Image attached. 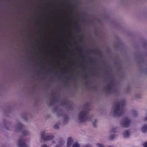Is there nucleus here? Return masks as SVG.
I'll use <instances>...</instances> for the list:
<instances>
[{
    "label": "nucleus",
    "instance_id": "nucleus-1",
    "mask_svg": "<svg viewBox=\"0 0 147 147\" xmlns=\"http://www.w3.org/2000/svg\"><path fill=\"white\" fill-rule=\"evenodd\" d=\"M86 113L84 112H82L79 115V119L80 121H84L86 120Z\"/></svg>",
    "mask_w": 147,
    "mask_h": 147
},
{
    "label": "nucleus",
    "instance_id": "nucleus-2",
    "mask_svg": "<svg viewBox=\"0 0 147 147\" xmlns=\"http://www.w3.org/2000/svg\"><path fill=\"white\" fill-rule=\"evenodd\" d=\"M73 141V140L71 138L69 137L67 139V147H70Z\"/></svg>",
    "mask_w": 147,
    "mask_h": 147
},
{
    "label": "nucleus",
    "instance_id": "nucleus-3",
    "mask_svg": "<svg viewBox=\"0 0 147 147\" xmlns=\"http://www.w3.org/2000/svg\"><path fill=\"white\" fill-rule=\"evenodd\" d=\"M54 137L52 135H50L48 136V138L47 139H46V140L47 141V140H52Z\"/></svg>",
    "mask_w": 147,
    "mask_h": 147
},
{
    "label": "nucleus",
    "instance_id": "nucleus-4",
    "mask_svg": "<svg viewBox=\"0 0 147 147\" xmlns=\"http://www.w3.org/2000/svg\"><path fill=\"white\" fill-rule=\"evenodd\" d=\"M129 135V132L128 131H125L124 134V136L125 137H128Z\"/></svg>",
    "mask_w": 147,
    "mask_h": 147
},
{
    "label": "nucleus",
    "instance_id": "nucleus-5",
    "mask_svg": "<svg viewBox=\"0 0 147 147\" xmlns=\"http://www.w3.org/2000/svg\"><path fill=\"white\" fill-rule=\"evenodd\" d=\"M72 147H80V145L78 143H76L73 145Z\"/></svg>",
    "mask_w": 147,
    "mask_h": 147
},
{
    "label": "nucleus",
    "instance_id": "nucleus-6",
    "mask_svg": "<svg viewBox=\"0 0 147 147\" xmlns=\"http://www.w3.org/2000/svg\"><path fill=\"white\" fill-rule=\"evenodd\" d=\"M96 145L98 147H103L102 145L101 144L98 143Z\"/></svg>",
    "mask_w": 147,
    "mask_h": 147
},
{
    "label": "nucleus",
    "instance_id": "nucleus-7",
    "mask_svg": "<svg viewBox=\"0 0 147 147\" xmlns=\"http://www.w3.org/2000/svg\"><path fill=\"white\" fill-rule=\"evenodd\" d=\"M143 145L144 147H147V143L146 142L144 143Z\"/></svg>",
    "mask_w": 147,
    "mask_h": 147
},
{
    "label": "nucleus",
    "instance_id": "nucleus-8",
    "mask_svg": "<svg viewBox=\"0 0 147 147\" xmlns=\"http://www.w3.org/2000/svg\"><path fill=\"white\" fill-rule=\"evenodd\" d=\"M41 147H49L47 145L44 144Z\"/></svg>",
    "mask_w": 147,
    "mask_h": 147
},
{
    "label": "nucleus",
    "instance_id": "nucleus-9",
    "mask_svg": "<svg viewBox=\"0 0 147 147\" xmlns=\"http://www.w3.org/2000/svg\"><path fill=\"white\" fill-rule=\"evenodd\" d=\"M18 145L20 147H22V146H21L20 142H19L18 143Z\"/></svg>",
    "mask_w": 147,
    "mask_h": 147
},
{
    "label": "nucleus",
    "instance_id": "nucleus-10",
    "mask_svg": "<svg viewBox=\"0 0 147 147\" xmlns=\"http://www.w3.org/2000/svg\"><path fill=\"white\" fill-rule=\"evenodd\" d=\"M118 110V109L117 108L115 110V113H117Z\"/></svg>",
    "mask_w": 147,
    "mask_h": 147
},
{
    "label": "nucleus",
    "instance_id": "nucleus-11",
    "mask_svg": "<svg viewBox=\"0 0 147 147\" xmlns=\"http://www.w3.org/2000/svg\"><path fill=\"white\" fill-rule=\"evenodd\" d=\"M145 127H143V128H142V131L143 132H145V131H144V129H145Z\"/></svg>",
    "mask_w": 147,
    "mask_h": 147
},
{
    "label": "nucleus",
    "instance_id": "nucleus-12",
    "mask_svg": "<svg viewBox=\"0 0 147 147\" xmlns=\"http://www.w3.org/2000/svg\"><path fill=\"white\" fill-rule=\"evenodd\" d=\"M55 147H61L60 146H59L58 145H57L56 146H55Z\"/></svg>",
    "mask_w": 147,
    "mask_h": 147
},
{
    "label": "nucleus",
    "instance_id": "nucleus-13",
    "mask_svg": "<svg viewBox=\"0 0 147 147\" xmlns=\"http://www.w3.org/2000/svg\"><path fill=\"white\" fill-rule=\"evenodd\" d=\"M86 147H89V146H86ZM85 147H86V146Z\"/></svg>",
    "mask_w": 147,
    "mask_h": 147
},
{
    "label": "nucleus",
    "instance_id": "nucleus-14",
    "mask_svg": "<svg viewBox=\"0 0 147 147\" xmlns=\"http://www.w3.org/2000/svg\"><path fill=\"white\" fill-rule=\"evenodd\" d=\"M125 127H127V126L125 125Z\"/></svg>",
    "mask_w": 147,
    "mask_h": 147
},
{
    "label": "nucleus",
    "instance_id": "nucleus-15",
    "mask_svg": "<svg viewBox=\"0 0 147 147\" xmlns=\"http://www.w3.org/2000/svg\"><path fill=\"white\" fill-rule=\"evenodd\" d=\"M95 121L96 122H97L96 121V120Z\"/></svg>",
    "mask_w": 147,
    "mask_h": 147
}]
</instances>
